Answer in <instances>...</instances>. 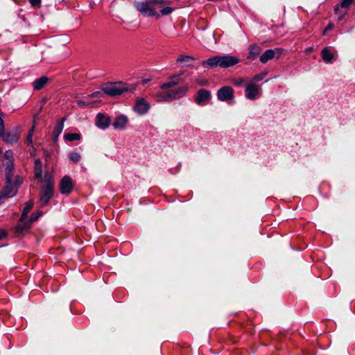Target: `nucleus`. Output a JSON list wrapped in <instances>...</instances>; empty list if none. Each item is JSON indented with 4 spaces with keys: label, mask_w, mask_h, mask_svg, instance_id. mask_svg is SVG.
<instances>
[{
    "label": "nucleus",
    "mask_w": 355,
    "mask_h": 355,
    "mask_svg": "<svg viewBox=\"0 0 355 355\" xmlns=\"http://www.w3.org/2000/svg\"><path fill=\"white\" fill-rule=\"evenodd\" d=\"M4 130L3 121L1 116V114H0V133L3 132Z\"/></svg>",
    "instance_id": "72a5a7b5"
},
{
    "label": "nucleus",
    "mask_w": 355,
    "mask_h": 355,
    "mask_svg": "<svg viewBox=\"0 0 355 355\" xmlns=\"http://www.w3.org/2000/svg\"><path fill=\"white\" fill-rule=\"evenodd\" d=\"M80 139V135H64V139L65 141H72L79 140Z\"/></svg>",
    "instance_id": "bb28decb"
},
{
    "label": "nucleus",
    "mask_w": 355,
    "mask_h": 355,
    "mask_svg": "<svg viewBox=\"0 0 355 355\" xmlns=\"http://www.w3.org/2000/svg\"><path fill=\"white\" fill-rule=\"evenodd\" d=\"M220 56L216 55L202 62V65L209 67H220Z\"/></svg>",
    "instance_id": "f3484780"
},
{
    "label": "nucleus",
    "mask_w": 355,
    "mask_h": 355,
    "mask_svg": "<svg viewBox=\"0 0 355 355\" xmlns=\"http://www.w3.org/2000/svg\"><path fill=\"white\" fill-rule=\"evenodd\" d=\"M338 10H339L338 6H337V7H336V8H335V11H336V12H337L338 11Z\"/></svg>",
    "instance_id": "c03bdc74"
},
{
    "label": "nucleus",
    "mask_w": 355,
    "mask_h": 355,
    "mask_svg": "<svg viewBox=\"0 0 355 355\" xmlns=\"http://www.w3.org/2000/svg\"><path fill=\"white\" fill-rule=\"evenodd\" d=\"M35 173L37 178H41L42 174V162L40 159L35 160Z\"/></svg>",
    "instance_id": "393cba45"
},
{
    "label": "nucleus",
    "mask_w": 355,
    "mask_h": 355,
    "mask_svg": "<svg viewBox=\"0 0 355 355\" xmlns=\"http://www.w3.org/2000/svg\"><path fill=\"white\" fill-rule=\"evenodd\" d=\"M33 202L32 200L28 201L25 204V207L23 209L22 214L20 217L19 223L17 224L16 227V230L18 232H23L30 227V223H25L24 225V223L26 220V218L27 217L28 214L31 211V209L33 208Z\"/></svg>",
    "instance_id": "7ed1b4c3"
},
{
    "label": "nucleus",
    "mask_w": 355,
    "mask_h": 355,
    "mask_svg": "<svg viewBox=\"0 0 355 355\" xmlns=\"http://www.w3.org/2000/svg\"><path fill=\"white\" fill-rule=\"evenodd\" d=\"M27 142H28V143H31V142H32V139H31V135H28V136L27 137Z\"/></svg>",
    "instance_id": "79ce46f5"
},
{
    "label": "nucleus",
    "mask_w": 355,
    "mask_h": 355,
    "mask_svg": "<svg viewBox=\"0 0 355 355\" xmlns=\"http://www.w3.org/2000/svg\"><path fill=\"white\" fill-rule=\"evenodd\" d=\"M281 54V50L279 49H268L260 57V61L262 63H266L268 61L272 60L277 55V58Z\"/></svg>",
    "instance_id": "4468645a"
},
{
    "label": "nucleus",
    "mask_w": 355,
    "mask_h": 355,
    "mask_svg": "<svg viewBox=\"0 0 355 355\" xmlns=\"http://www.w3.org/2000/svg\"><path fill=\"white\" fill-rule=\"evenodd\" d=\"M22 182V179L20 178H17V184H20Z\"/></svg>",
    "instance_id": "a19ab883"
},
{
    "label": "nucleus",
    "mask_w": 355,
    "mask_h": 355,
    "mask_svg": "<svg viewBox=\"0 0 355 355\" xmlns=\"http://www.w3.org/2000/svg\"><path fill=\"white\" fill-rule=\"evenodd\" d=\"M40 0H30V3L33 6H36L40 4Z\"/></svg>",
    "instance_id": "f704fd0d"
},
{
    "label": "nucleus",
    "mask_w": 355,
    "mask_h": 355,
    "mask_svg": "<svg viewBox=\"0 0 355 355\" xmlns=\"http://www.w3.org/2000/svg\"><path fill=\"white\" fill-rule=\"evenodd\" d=\"M239 62V59L233 55L220 56V67L227 68L236 65Z\"/></svg>",
    "instance_id": "ddd939ff"
},
{
    "label": "nucleus",
    "mask_w": 355,
    "mask_h": 355,
    "mask_svg": "<svg viewBox=\"0 0 355 355\" xmlns=\"http://www.w3.org/2000/svg\"><path fill=\"white\" fill-rule=\"evenodd\" d=\"M334 27V25L332 24H329L326 28L324 30V32H323V34H325V33L327 31H329L331 29H332Z\"/></svg>",
    "instance_id": "4c0bfd02"
},
{
    "label": "nucleus",
    "mask_w": 355,
    "mask_h": 355,
    "mask_svg": "<svg viewBox=\"0 0 355 355\" xmlns=\"http://www.w3.org/2000/svg\"><path fill=\"white\" fill-rule=\"evenodd\" d=\"M80 155L77 153H73L70 155L71 159L75 162H78L80 159Z\"/></svg>",
    "instance_id": "473e14b6"
},
{
    "label": "nucleus",
    "mask_w": 355,
    "mask_h": 355,
    "mask_svg": "<svg viewBox=\"0 0 355 355\" xmlns=\"http://www.w3.org/2000/svg\"><path fill=\"white\" fill-rule=\"evenodd\" d=\"M205 83V82H204V81H202V83H201L202 85H203Z\"/></svg>",
    "instance_id": "09e8293b"
},
{
    "label": "nucleus",
    "mask_w": 355,
    "mask_h": 355,
    "mask_svg": "<svg viewBox=\"0 0 355 355\" xmlns=\"http://www.w3.org/2000/svg\"><path fill=\"white\" fill-rule=\"evenodd\" d=\"M173 95L172 90L168 91L166 90H162L160 92H158L155 94V97L157 98V100L158 102H168L173 101V98H168L167 96Z\"/></svg>",
    "instance_id": "a211bd4d"
},
{
    "label": "nucleus",
    "mask_w": 355,
    "mask_h": 355,
    "mask_svg": "<svg viewBox=\"0 0 355 355\" xmlns=\"http://www.w3.org/2000/svg\"><path fill=\"white\" fill-rule=\"evenodd\" d=\"M57 139H58V135H56V136L53 138L54 141H55L57 140Z\"/></svg>",
    "instance_id": "49530a36"
},
{
    "label": "nucleus",
    "mask_w": 355,
    "mask_h": 355,
    "mask_svg": "<svg viewBox=\"0 0 355 355\" xmlns=\"http://www.w3.org/2000/svg\"><path fill=\"white\" fill-rule=\"evenodd\" d=\"M7 185L1 193V196L3 198H10L15 195L17 187L12 182L10 175L6 174Z\"/></svg>",
    "instance_id": "39448f33"
},
{
    "label": "nucleus",
    "mask_w": 355,
    "mask_h": 355,
    "mask_svg": "<svg viewBox=\"0 0 355 355\" xmlns=\"http://www.w3.org/2000/svg\"><path fill=\"white\" fill-rule=\"evenodd\" d=\"M6 235V232L5 230L0 229V240L3 239Z\"/></svg>",
    "instance_id": "e433bc0d"
},
{
    "label": "nucleus",
    "mask_w": 355,
    "mask_h": 355,
    "mask_svg": "<svg viewBox=\"0 0 355 355\" xmlns=\"http://www.w3.org/2000/svg\"><path fill=\"white\" fill-rule=\"evenodd\" d=\"M150 4H162L164 3V0H151Z\"/></svg>",
    "instance_id": "c9c22d12"
},
{
    "label": "nucleus",
    "mask_w": 355,
    "mask_h": 355,
    "mask_svg": "<svg viewBox=\"0 0 355 355\" xmlns=\"http://www.w3.org/2000/svg\"><path fill=\"white\" fill-rule=\"evenodd\" d=\"M42 215V212L41 211H38L37 213H35V214H33L31 217L28 218V216L26 218V220L25 222L24 223V224L25 223H30V225L37 220L38 219V218Z\"/></svg>",
    "instance_id": "a878e982"
},
{
    "label": "nucleus",
    "mask_w": 355,
    "mask_h": 355,
    "mask_svg": "<svg viewBox=\"0 0 355 355\" xmlns=\"http://www.w3.org/2000/svg\"><path fill=\"white\" fill-rule=\"evenodd\" d=\"M100 96H101L100 92H95L91 95L92 97H99Z\"/></svg>",
    "instance_id": "ea45409f"
},
{
    "label": "nucleus",
    "mask_w": 355,
    "mask_h": 355,
    "mask_svg": "<svg viewBox=\"0 0 355 355\" xmlns=\"http://www.w3.org/2000/svg\"><path fill=\"white\" fill-rule=\"evenodd\" d=\"M179 76H180V75L173 76L171 78V80L170 81H168L167 83H165L162 84L160 86V89L162 90H166V89H168L169 88H171V87H175L179 83V80H180L179 79Z\"/></svg>",
    "instance_id": "6ab92c4d"
},
{
    "label": "nucleus",
    "mask_w": 355,
    "mask_h": 355,
    "mask_svg": "<svg viewBox=\"0 0 355 355\" xmlns=\"http://www.w3.org/2000/svg\"><path fill=\"white\" fill-rule=\"evenodd\" d=\"M259 90V87L257 86L253 82L249 83L247 84L245 95L248 99L254 100L258 96Z\"/></svg>",
    "instance_id": "6e6552de"
},
{
    "label": "nucleus",
    "mask_w": 355,
    "mask_h": 355,
    "mask_svg": "<svg viewBox=\"0 0 355 355\" xmlns=\"http://www.w3.org/2000/svg\"><path fill=\"white\" fill-rule=\"evenodd\" d=\"M2 137V139L6 143L12 144L16 143L19 140L18 135H0Z\"/></svg>",
    "instance_id": "5701e85b"
},
{
    "label": "nucleus",
    "mask_w": 355,
    "mask_h": 355,
    "mask_svg": "<svg viewBox=\"0 0 355 355\" xmlns=\"http://www.w3.org/2000/svg\"><path fill=\"white\" fill-rule=\"evenodd\" d=\"M321 54L323 60L327 63H331L334 60V55L329 47L324 48Z\"/></svg>",
    "instance_id": "aec40b11"
},
{
    "label": "nucleus",
    "mask_w": 355,
    "mask_h": 355,
    "mask_svg": "<svg viewBox=\"0 0 355 355\" xmlns=\"http://www.w3.org/2000/svg\"><path fill=\"white\" fill-rule=\"evenodd\" d=\"M136 9L139 11L143 15L146 17L157 16L159 17V14L154 10L151 6L150 2L143 1L137 2L135 3Z\"/></svg>",
    "instance_id": "20e7f679"
},
{
    "label": "nucleus",
    "mask_w": 355,
    "mask_h": 355,
    "mask_svg": "<svg viewBox=\"0 0 355 355\" xmlns=\"http://www.w3.org/2000/svg\"><path fill=\"white\" fill-rule=\"evenodd\" d=\"M150 109V104L144 98H137L136 103L134 106V110L139 114H146Z\"/></svg>",
    "instance_id": "1a4fd4ad"
},
{
    "label": "nucleus",
    "mask_w": 355,
    "mask_h": 355,
    "mask_svg": "<svg viewBox=\"0 0 355 355\" xmlns=\"http://www.w3.org/2000/svg\"><path fill=\"white\" fill-rule=\"evenodd\" d=\"M128 89L122 83H109L103 88V92L111 96H119Z\"/></svg>",
    "instance_id": "f257e3e1"
},
{
    "label": "nucleus",
    "mask_w": 355,
    "mask_h": 355,
    "mask_svg": "<svg viewBox=\"0 0 355 355\" xmlns=\"http://www.w3.org/2000/svg\"><path fill=\"white\" fill-rule=\"evenodd\" d=\"M111 123L110 117L104 113H98L95 118V125L101 130H105Z\"/></svg>",
    "instance_id": "423d86ee"
},
{
    "label": "nucleus",
    "mask_w": 355,
    "mask_h": 355,
    "mask_svg": "<svg viewBox=\"0 0 355 355\" xmlns=\"http://www.w3.org/2000/svg\"><path fill=\"white\" fill-rule=\"evenodd\" d=\"M211 98V94L209 91L205 89H200L198 91V96L196 98V103L198 104H202L205 102H207Z\"/></svg>",
    "instance_id": "2eb2a0df"
},
{
    "label": "nucleus",
    "mask_w": 355,
    "mask_h": 355,
    "mask_svg": "<svg viewBox=\"0 0 355 355\" xmlns=\"http://www.w3.org/2000/svg\"><path fill=\"white\" fill-rule=\"evenodd\" d=\"M345 15V14L342 15L339 17V20H341V19L343 18V17H344V15Z\"/></svg>",
    "instance_id": "a18cd8bd"
},
{
    "label": "nucleus",
    "mask_w": 355,
    "mask_h": 355,
    "mask_svg": "<svg viewBox=\"0 0 355 355\" xmlns=\"http://www.w3.org/2000/svg\"><path fill=\"white\" fill-rule=\"evenodd\" d=\"M48 82L49 78L46 76H42L34 81L33 87L37 90L41 89Z\"/></svg>",
    "instance_id": "412c9836"
},
{
    "label": "nucleus",
    "mask_w": 355,
    "mask_h": 355,
    "mask_svg": "<svg viewBox=\"0 0 355 355\" xmlns=\"http://www.w3.org/2000/svg\"><path fill=\"white\" fill-rule=\"evenodd\" d=\"M63 127H64L63 121H59L55 127L54 133H61V132L63 130Z\"/></svg>",
    "instance_id": "cd10ccee"
},
{
    "label": "nucleus",
    "mask_w": 355,
    "mask_h": 355,
    "mask_svg": "<svg viewBox=\"0 0 355 355\" xmlns=\"http://www.w3.org/2000/svg\"><path fill=\"white\" fill-rule=\"evenodd\" d=\"M194 60V58L190 55H180L177 62H184L187 65H191Z\"/></svg>",
    "instance_id": "b1692460"
},
{
    "label": "nucleus",
    "mask_w": 355,
    "mask_h": 355,
    "mask_svg": "<svg viewBox=\"0 0 355 355\" xmlns=\"http://www.w3.org/2000/svg\"><path fill=\"white\" fill-rule=\"evenodd\" d=\"M217 96L222 101L232 100L234 98V90L231 87H223L218 91Z\"/></svg>",
    "instance_id": "0eeeda50"
},
{
    "label": "nucleus",
    "mask_w": 355,
    "mask_h": 355,
    "mask_svg": "<svg viewBox=\"0 0 355 355\" xmlns=\"http://www.w3.org/2000/svg\"><path fill=\"white\" fill-rule=\"evenodd\" d=\"M249 50L248 58L251 60H254L261 52V48L257 45L250 46Z\"/></svg>",
    "instance_id": "4be33fe9"
},
{
    "label": "nucleus",
    "mask_w": 355,
    "mask_h": 355,
    "mask_svg": "<svg viewBox=\"0 0 355 355\" xmlns=\"http://www.w3.org/2000/svg\"><path fill=\"white\" fill-rule=\"evenodd\" d=\"M128 123V116L123 114H121L115 118L112 125L116 130L121 131L126 128Z\"/></svg>",
    "instance_id": "f8f14e48"
},
{
    "label": "nucleus",
    "mask_w": 355,
    "mask_h": 355,
    "mask_svg": "<svg viewBox=\"0 0 355 355\" xmlns=\"http://www.w3.org/2000/svg\"><path fill=\"white\" fill-rule=\"evenodd\" d=\"M46 184L42 188L40 201L45 205L51 198L53 193L54 183L51 177L45 176Z\"/></svg>",
    "instance_id": "f03ea898"
},
{
    "label": "nucleus",
    "mask_w": 355,
    "mask_h": 355,
    "mask_svg": "<svg viewBox=\"0 0 355 355\" xmlns=\"http://www.w3.org/2000/svg\"><path fill=\"white\" fill-rule=\"evenodd\" d=\"M353 1L354 0H343L340 3V6L342 8H347L352 4Z\"/></svg>",
    "instance_id": "c756f323"
},
{
    "label": "nucleus",
    "mask_w": 355,
    "mask_h": 355,
    "mask_svg": "<svg viewBox=\"0 0 355 355\" xmlns=\"http://www.w3.org/2000/svg\"><path fill=\"white\" fill-rule=\"evenodd\" d=\"M173 8L171 7H165L160 10V12L162 15H167L172 12Z\"/></svg>",
    "instance_id": "7c9ffc66"
},
{
    "label": "nucleus",
    "mask_w": 355,
    "mask_h": 355,
    "mask_svg": "<svg viewBox=\"0 0 355 355\" xmlns=\"http://www.w3.org/2000/svg\"><path fill=\"white\" fill-rule=\"evenodd\" d=\"M73 187L72 180L69 176H64L60 181V189L62 193L69 194Z\"/></svg>",
    "instance_id": "9b49d317"
},
{
    "label": "nucleus",
    "mask_w": 355,
    "mask_h": 355,
    "mask_svg": "<svg viewBox=\"0 0 355 355\" xmlns=\"http://www.w3.org/2000/svg\"><path fill=\"white\" fill-rule=\"evenodd\" d=\"M33 128H34V126H33L32 129L31 130V132L34 131Z\"/></svg>",
    "instance_id": "de8ad7c7"
},
{
    "label": "nucleus",
    "mask_w": 355,
    "mask_h": 355,
    "mask_svg": "<svg viewBox=\"0 0 355 355\" xmlns=\"http://www.w3.org/2000/svg\"><path fill=\"white\" fill-rule=\"evenodd\" d=\"M243 80L242 78H239V79L234 80V83L235 85H240L243 83Z\"/></svg>",
    "instance_id": "58836bf2"
},
{
    "label": "nucleus",
    "mask_w": 355,
    "mask_h": 355,
    "mask_svg": "<svg viewBox=\"0 0 355 355\" xmlns=\"http://www.w3.org/2000/svg\"><path fill=\"white\" fill-rule=\"evenodd\" d=\"M93 103H94L93 102L84 101H79L77 103L78 105L80 107H83L85 106L92 107L93 105Z\"/></svg>",
    "instance_id": "c85d7f7f"
},
{
    "label": "nucleus",
    "mask_w": 355,
    "mask_h": 355,
    "mask_svg": "<svg viewBox=\"0 0 355 355\" xmlns=\"http://www.w3.org/2000/svg\"><path fill=\"white\" fill-rule=\"evenodd\" d=\"M266 73H259L254 76L252 81L259 82L264 78Z\"/></svg>",
    "instance_id": "2f4dec72"
},
{
    "label": "nucleus",
    "mask_w": 355,
    "mask_h": 355,
    "mask_svg": "<svg viewBox=\"0 0 355 355\" xmlns=\"http://www.w3.org/2000/svg\"><path fill=\"white\" fill-rule=\"evenodd\" d=\"M187 90L188 87L187 86L178 87L177 89H173V95L167 96V97L168 98H173V100L180 98L187 94Z\"/></svg>",
    "instance_id": "dca6fc26"
},
{
    "label": "nucleus",
    "mask_w": 355,
    "mask_h": 355,
    "mask_svg": "<svg viewBox=\"0 0 355 355\" xmlns=\"http://www.w3.org/2000/svg\"><path fill=\"white\" fill-rule=\"evenodd\" d=\"M13 153L10 150H7L4 153L3 156V165L7 171V174L10 175L11 170L13 166Z\"/></svg>",
    "instance_id": "9d476101"
},
{
    "label": "nucleus",
    "mask_w": 355,
    "mask_h": 355,
    "mask_svg": "<svg viewBox=\"0 0 355 355\" xmlns=\"http://www.w3.org/2000/svg\"><path fill=\"white\" fill-rule=\"evenodd\" d=\"M312 49H313L311 47H310V48L306 49V51L307 53H309V52H311L312 51Z\"/></svg>",
    "instance_id": "37998d69"
}]
</instances>
